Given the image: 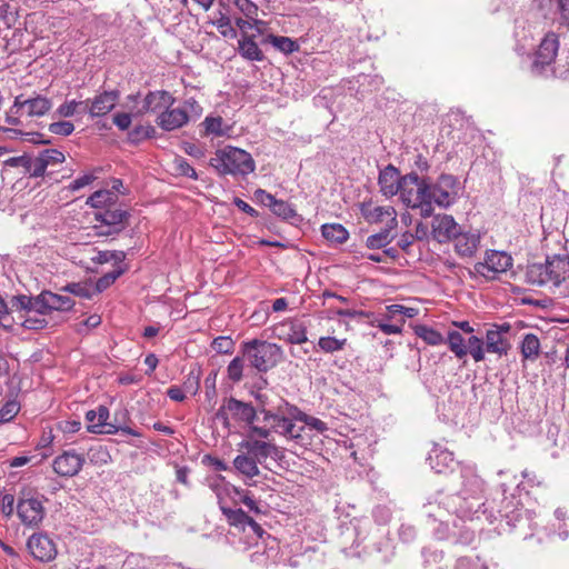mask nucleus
<instances>
[{
  "label": "nucleus",
  "mask_w": 569,
  "mask_h": 569,
  "mask_svg": "<svg viewBox=\"0 0 569 569\" xmlns=\"http://www.w3.org/2000/svg\"><path fill=\"white\" fill-rule=\"evenodd\" d=\"M36 89L29 88L14 98V103L7 113V121L10 124L18 126V129L0 127V131L8 134L9 138L18 136H33L36 124Z\"/></svg>",
  "instance_id": "nucleus-1"
},
{
  "label": "nucleus",
  "mask_w": 569,
  "mask_h": 569,
  "mask_svg": "<svg viewBox=\"0 0 569 569\" xmlns=\"http://www.w3.org/2000/svg\"><path fill=\"white\" fill-rule=\"evenodd\" d=\"M209 164L220 176H248L256 169L252 156L243 149L226 146L218 149L210 159Z\"/></svg>",
  "instance_id": "nucleus-2"
},
{
  "label": "nucleus",
  "mask_w": 569,
  "mask_h": 569,
  "mask_svg": "<svg viewBox=\"0 0 569 569\" xmlns=\"http://www.w3.org/2000/svg\"><path fill=\"white\" fill-rule=\"evenodd\" d=\"M569 278V259L556 256L546 263H531L527 267L526 279L532 286L552 284L559 287Z\"/></svg>",
  "instance_id": "nucleus-3"
},
{
  "label": "nucleus",
  "mask_w": 569,
  "mask_h": 569,
  "mask_svg": "<svg viewBox=\"0 0 569 569\" xmlns=\"http://www.w3.org/2000/svg\"><path fill=\"white\" fill-rule=\"evenodd\" d=\"M242 356L259 372L274 368L283 358V350L277 343L252 339L241 345Z\"/></svg>",
  "instance_id": "nucleus-4"
},
{
  "label": "nucleus",
  "mask_w": 569,
  "mask_h": 569,
  "mask_svg": "<svg viewBox=\"0 0 569 569\" xmlns=\"http://www.w3.org/2000/svg\"><path fill=\"white\" fill-rule=\"evenodd\" d=\"M257 412L251 403L240 401L233 397L224 399L214 415V419L220 421L224 428L230 430L231 422L247 425L253 423Z\"/></svg>",
  "instance_id": "nucleus-5"
},
{
  "label": "nucleus",
  "mask_w": 569,
  "mask_h": 569,
  "mask_svg": "<svg viewBox=\"0 0 569 569\" xmlns=\"http://www.w3.org/2000/svg\"><path fill=\"white\" fill-rule=\"evenodd\" d=\"M398 193L407 207L422 208L428 203V183L416 172L402 177Z\"/></svg>",
  "instance_id": "nucleus-6"
},
{
  "label": "nucleus",
  "mask_w": 569,
  "mask_h": 569,
  "mask_svg": "<svg viewBox=\"0 0 569 569\" xmlns=\"http://www.w3.org/2000/svg\"><path fill=\"white\" fill-rule=\"evenodd\" d=\"M459 182L451 174H441L435 184H428V203L430 208L435 202L439 207H449L452 204L458 196Z\"/></svg>",
  "instance_id": "nucleus-7"
},
{
  "label": "nucleus",
  "mask_w": 569,
  "mask_h": 569,
  "mask_svg": "<svg viewBox=\"0 0 569 569\" xmlns=\"http://www.w3.org/2000/svg\"><path fill=\"white\" fill-rule=\"evenodd\" d=\"M512 267V257L505 251L490 250L486 252L485 261L473 266V272L487 280H495L500 273Z\"/></svg>",
  "instance_id": "nucleus-8"
},
{
  "label": "nucleus",
  "mask_w": 569,
  "mask_h": 569,
  "mask_svg": "<svg viewBox=\"0 0 569 569\" xmlns=\"http://www.w3.org/2000/svg\"><path fill=\"white\" fill-rule=\"evenodd\" d=\"M128 211L119 208H106L103 211L96 213V220L101 222V226H96L98 236H112L122 231L129 219Z\"/></svg>",
  "instance_id": "nucleus-9"
},
{
  "label": "nucleus",
  "mask_w": 569,
  "mask_h": 569,
  "mask_svg": "<svg viewBox=\"0 0 569 569\" xmlns=\"http://www.w3.org/2000/svg\"><path fill=\"white\" fill-rule=\"evenodd\" d=\"M271 336L291 345H302L308 340L306 325L292 318H288L272 326Z\"/></svg>",
  "instance_id": "nucleus-10"
},
{
  "label": "nucleus",
  "mask_w": 569,
  "mask_h": 569,
  "mask_svg": "<svg viewBox=\"0 0 569 569\" xmlns=\"http://www.w3.org/2000/svg\"><path fill=\"white\" fill-rule=\"evenodd\" d=\"M263 421H271V429L291 440H296L298 443L303 440L305 426H297L291 419L281 416L279 412L262 409Z\"/></svg>",
  "instance_id": "nucleus-11"
},
{
  "label": "nucleus",
  "mask_w": 569,
  "mask_h": 569,
  "mask_svg": "<svg viewBox=\"0 0 569 569\" xmlns=\"http://www.w3.org/2000/svg\"><path fill=\"white\" fill-rule=\"evenodd\" d=\"M511 326L508 322L500 325H492L487 330L485 336L486 351L488 353L497 355L498 357L507 356L511 349L510 341L506 338V335L510 331Z\"/></svg>",
  "instance_id": "nucleus-12"
},
{
  "label": "nucleus",
  "mask_w": 569,
  "mask_h": 569,
  "mask_svg": "<svg viewBox=\"0 0 569 569\" xmlns=\"http://www.w3.org/2000/svg\"><path fill=\"white\" fill-rule=\"evenodd\" d=\"M84 462L86 458L83 455L78 453L74 450H67L54 458L52 461V468L60 477L70 478L77 476L81 471Z\"/></svg>",
  "instance_id": "nucleus-13"
},
{
  "label": "nucleus",
  "mask_w": 569,
  "mask_h": 569,
  "mask_svg": "<svg viewBox=\"0 0 569 569\" xmlns=\"http://www.w3.org/2000/svg\"><path fill=\"white\" fill-rule=\"evenodd\" d=\"M361 214L368 223H386V227L396 228L397 212L392 206H373L365 202L360 207Z\"/></svg>",
  "instance_id": "nucleus-14"
},
{
  "label": "nucleus",
  "mask_w": 569,
  "mask_h": 569,
  "mask_svg": "<svg viewBox=\"0 0 569 569\" xmlns=\"http://www.w3.org/2000/svg\"><path fill=\"white\" fill-rule=\"evenodd\" d=\"M10 303V316L16 319L13 325L17 323L29 330L36 329V319L26 318L27 313L32 310V298L24 295L13 296Z\"/></svg>",
  "instance_id": "nucleus-15"
},
{
  "label": "nucleus",
  "mask_w": 569,
  "mask_h": 569,
  "mask_svg": "<svg viewBox=\"0 0 569 569\" xmlns=\"http://www.w3.org/2000/svg\"><path fill=\"white\" fill-rule=\"evenodd\" d=\"M559 39L555 32H548L541 40L535 54L533 67L550 66L558 54Z\"/></svg>",
  "instance_id": "nucleus-16"
},
{
  "label": "nucleus",
  "mask_w": 569,
  "mask_h": 569,
  "mask_svg": "<svg viewBox=\"0 0 569 569\" xmlns=\"http://www.w3.org/2000/svg\"><path fill=\"white\" fill-rule=\"evenodd\" d=\"M73 307V301L66 296L43 291L38 295V313L46 315L50 311H66Z\"/></svg>",
  "instance_id": "nucleus-17"
},
{
  "label": "nucleus",
  "mask_w": 569,
  "mask_h": 569,
  "mask_svg": "<svg viewBox=\"0 0 569 569\" xmlns=\"http://www.w3.org/2000/svg\"><path fill=\"white\" fill-rule=\"evenodd\" d=\"M118 100V91H103L97 94L91 101L89 100L86 110H88L92 118L102 117L108 114L116 107Z\"/></svg>",
  "instance_id": "nucleus-18"
},
{
  "label": "nucleus",
  "mask_w": 569,
  "mask_h": 569,
  "mask_svg": "<svg viewBox=\"0 0 569 569\" xmlns=\"http://www.w3.org/2000/svg\"><path fill=\"white\" fill-rule=\"evenodd\" d=\"M190 120V116L187 113L186 109L181 108H168L159 113L157 118V124L166 130L172 131L186 126Z\"/></svg>",
  "instance_id": "nucleus-19"
},
{
  "label": "nucleus",
  "mask_w": 569,
  "mask_h": 569,
  "mask_svg": "<svg viewBox=\"0 0 569 569\" xmlns=\"http://www.w3.org/2000/svg\"><path fill=\"white\" fill-rule=\"evenodd\" d=\"M459 233V226L453 217L443 214L438 216L432 222V234L438 242H447Z\"/></svg>",
  "instance_id": "nucleus-20"
},
{
  "label": "nucleus",
  "mask_w": 569,
  "mask_h": 569,
  "mask_svg": "<svg viewBox=\"0 0 569 569\" xmlns=\"http://www.w3.org/2000/svg\"><path fill=\"white\" fill-rule=\"evenodd\" d=\"M176 102L174 97L166 90L150 91L143 99L141 112H162L172 107Z\"/></svg>",
  "instance_id": "nucleus-21"
},
{
  "label": "nucleus",
  "mask_w": 569,
  "mask_h": 569,
  "mask_svg": "<svg viewBox=\"0 0 569 569\" xmlns=\"http://www.w3.org/2000/svg\"><path fill=\"white\" fill-rule=\"evenodd\" d=\"M109 418V409L104 406H99L97 410H89L86 413V419L89 422L88 431L93 433H113L114 426L107 422Z\"/></svg>",
  "instance_id": "nucleus-22"
},
{
  "label": "nucleus",
  "mask_w": 569,
  "mask_h": 569,
  "mask_svg": "<svg viewBox=\"0 0 569 569\" xmlns=\"http://www.w3.org/2000/svg\"><path fill=\"white\" fill-rule=\"evenodd\" d=\"M401 181L402 177H400L399 170L392 164H388L381 170L378 178L380 191L386 197L398 194Z\"/></svg>",
  "instance_id": "nucleus-23"
},
{
  "label": "nucleus",
  "mask_w": 569,
  "mask_h": 569,
  "mask_svg": "<svg viewBox=\"0 0 569 569\" xmlns=\"http://www.w3.org/2000/svg\"><path fill=\"white\" fill-rule=\"evenodd\" d=\"M453 239L457 254L462 258H471L479 249L481 237L478 232H459Z\"/></svg>",
  "instance_id": "nucleus-24"
},
{
  "label": "nucleus",
  "mask_w": 569,
  "mask_h": 569,
  "mask_svg": "<svg viewBox=\"0 0 569 569\" xmlns=\"http://www.w3.org/2000/svg\"><path fill=\"white\" fill-rule=\"evenodd\" d=\"M243 447L259 463L278 451L272 442L252 439V437H249V439L243 442Z\"/></svg>",
  "instance_id": "nucleus-25"
},
{
  "label": "nucleus",
  "mask_w": 569,
  "mask_h": 569,
  "mask_svg": "<svg viewBox=\"0 0 569 569\" xmlns=\"http://www.w3.org/2000/svg\"><path fill=\"white\" fill-rule=\"evenodd\" d=\"M64 161V156L61 151L56 149H46L38 154V177L49 176L53 170L48 171L49 167L61 166Z\"/></svg>",
  "instance_id": "nucleus-26"
},
{
  "label": "nucleus",
  "mask_w": 569,
  "mask_h": 569,
  "mask_svg": "<svg viewBox=\"0 0 569 569\" xmlns=\"http://www.w3.org/2000/svg\"><path fill=\"white\" fill-rule=\"evenodd\" d=\"M520 352L523 361H536L541 352L539 338L533 333H526L520 343Z\"/></svg>",
  "instance_id": "nucleus-27"
},
{
  "label": "nucleus",
  "mask_w": 569,
  "mask_h": 569,
  "mask_svg": "<svg viewBox=\"0 0 569 569\" xmlns=\"http://www.w3.org/2000/svg\"><path fill=\"white\" fill-rule=\"evenodd\" d=\"M203 128V136L209 137H224L228 136L230 127L224 123V120L220 116H208L201 123Z\"/></svg>",
  "instance_id": "nucleus-28"
},
{
  "label": "nucleus",
  "mask_w": 569,
  "mask_h": 569,
  "mask_svg": "<svg viewBox=\"0 0 569 569\" xmlns=\"http://www.w3.org/2000/svg\"><path fill=\"white\" fill-rule=\"evenodd\" d=\"M17 512L21 521L31 527L36 521V499L23 493L19 499Z\"/></svg>",
  "instance_id": "nucleus-29"
},
{
  "label": "nucleus",
  "mask_w": 569,
  "mask_h": 569,
  "mask_svg": "<svg viewBox=\"0 0 569 569\" xmlns=\"http://www.w3.org/2000/svg\"><path fill=\"white\" fill-rule=\"evenodd\" d=\"M6 166L16 168L20 174L29 179L36 177V161L30 154L12 157L6 161Z\"/></svg>",
  "instance_id": "nucleus-30"
},
{
  "label": "nucleus",
  "mask_w": 569,
  "mask_h": 569,
  "mask_svg": "<svg viewBox=\"0 0 569 569\" xmlns=\"http://www.w3.org/2000/svg\"><path fill=\"white\" fill-rule=\"evenodd\" d=\"M238 43L239 52L243 58L251 61H261L263 59V53L252 37L242 34Z\"/></svg>",
  "instance_id": "nucleus-31"
},
{
  "label": "nucleus",
  "mask_w": 569,
  "mask_h": 569,
  "mask_svg": "<svg viewBox=\"0 0 569 569\" xmlns=\"http://www.w3.org/2000/svg\"><path fill=\"white\" fill-rule=\"evenodd\" d=\"M118 201V194L113 190H98L92 193L88 200L87 204L93 208H110L116 204Z\"/></svg>",
  "instance_id": "nucleus-32"
},
{
  "label": "nucleus",
  "mask_w": 569,
  "mask_h": 569,
  "mask_svg": "<svg viewBox=\"0 0 569 569\" xmlns=\"http://www.w3.org/2000/svg\"><path fill=\"white\" fill-rule=\"evenodd\" d=\"M322 236L326 240L341 244L349 238L348 230L340 223H327L321 227Z\"/></svg>",
  "instance_id": "nucleus-33"
},
{
  "label": "nucleus",
  "mask_w": 569,
  "mask_h": 569,
  "mask_svg": "<svg viewBox=\"0 0 569 569\" xmlns=\"http://www.w3.org/2000/svg\"><path fill=\"white\" fill-rule=\"evenodd\" d=\"M236 8L249 20H252L258 32H261V27L264 26L262 20H258V6L252 0H232Z\"/></svg>",
  "instance_id": "nucleus-34"
},
{
  "label": "nucleus",
  "mask_w": 569,
  "mask_h": 569,
  "mask_svg": "<svg viewBox=\"0 0 569 569\" xmlns=\"http://www.w3.org/2000/svg\"><path fill=\"white\" fill-rule=\"evenodd\" d=\"M234 468L242 475L253 478L259 475L258 461L250 455H239L233 460Z\"/></svg>",
  "instance_id": "nucleus-35"
},
{
  "label": "nucleus",
  "mask_w": 569,
  "mask_h": 569,
  "mask_svg": "<svg viewBox=\"0 0 569 569\" xmlns=\"http://www.w3.org/2000/svg\"><path fill=\"white\" fill-rule=\"evenodd\" d=\"M445 342L448 345L450 351L458 359H463L468 355L465 339L459 331H456V330L449 331L447 339H445Z\"/></svg>",
  "instance_id": "nucleus-36"
},
{
  "label": "nucleus",
  "mask_w": 569,
  "mask_h": 569,
  "mask_svg": "<svg viewBox=\"0 0 569 569\" xmlns=\"http://www.w3.org/2000/svg\"><path fill=\"white\" fill-rule=\"evenodd\" d=\"M57 547L48 536L38 535V561H51L57 557Z\"/></svg>",
  "instance_id": "nucleus-37"
},
{
  "label": "nucleus",
  "mask_w": 569,
  "mask_h": 569,
  "mask_svg": "<svg viewBox=\"0 0 569 569\" xmlns=\"http://www.w3.org/2000/svg\"><path fill=\"white\" fill-rule=\"evenodd\" d=\"M267 199L269 200V207L271 211L282 218V219H292L297 216L296 209L289 202L284 200H278L271 194H267Z\"/></svg>",
  "instance_id": "nucleus-38"
},
{
  "label": "nucleus",
  "mask_w": 569,
  "mask_h": 569,
  "mask_svg": "<svg viewBox=\"0 0 569 569\" xmlns=\"http://www.w3.org/2000/svg\"><path fill=\"white\" fill-rule=\"evenodd\" d=\"M220 509L231 527L242 531L246 529L249 516L242 509H232L224 506H221Z\"/></svg>",
  "instance_id": "nucleus-39"
},
{
  "label": "nucleus",
  "mask_w": 569,
  "mask_h": 569,
  "mask_svg": "<svg viewBox=\"0 0 569 569\" xmlns=\"http://www.w3.org/2000/svg\"><path fill=\"white\" fill-rule=\"evenodd\" d=\"M413 331L419 338H421L426 343L430 346H439L445 343V338L442 335L426 325H417L413 328Z\"/></svg>",
  "instance_id": "nucleus-40"
},
{
  "label": "nucleus",
  "mask_w": 569,
  "mask_h": 569,
  "mask_svg": "<svg viewBox=\"0 0 569 569\" xmlns=\"http://www.w3.org/2000/svg\"><path fill=\"white\" fill-rule=\"evenodd\" d=\"M266 41L286 54H290L299 50L297 42L289 37L269 34L266 38Z\"/></svg>",
  "instance_id": "nucleus-41"
},
{
  "label": "nucleus",
  "mask_w": 569,
  "mask_h": 569,
  "mask_svg": "<svg viewBox=\"0 0 569 569\" xmlns=\"http://www.w3.org/2000/svg\"><path fill=\"white\" fill-rule=\"evenodd\" d=\"M467 350L468 353L472 357L475 362H481L485 360L486 356V345L482 338L477 336H471L468 339Z\"/></svg>",
  "instance_id": "nucleus-42"
},
{
  "label": "nucleus",
  "mask_w": 569,
  "mask_h": 569,
  "mask_svg": "<svg viewBox=\"0 0 569 569\" xmlns=\"http://www.w3.org/2000/svg\"><path fill=\"white\" fill-rule=\"evenodd\" d=\"M212 24L217 27L218 31L224 37V38H236L237 37V30L231 24V19L228 14L223 12H219L218 16L212 21Z\"/></svg>",
  "instance_id": "nucleus-43"
},
{
  "label": "nucleus",
  "mask_w": 569,
  "mask_h": 569,
  "mask_svg": "<svg viewBox=\"0 0 569 569\" xmlns=\"http://www.w3.org/2000/svg\"><path fill=\"white\" fill-rule=\"evenodd\" d=\"M393 229L395 228L386 227L380 232L369 236L366 241L367 247L369 249H380L386 247L392 240L391 231Z\"/></svg>",
  "instance_id": "nucleus-44"
},
{
  "label": "nucleus",
  "mask_w": 569,
  "mask_h": 569,
  "mask_svg": "<svg viewBox=\"0 0 569 569\" xmlns=\"http://www.w3.org/2000/svg\"><path fill=\"white\" fill-rule=\"evenodd\" d=\"M88 458L91 463L97 466H104L111 461V455L109 450L102 445L92 446L88 450Z\"/></svg>",
  "instance_id": "nucleus-45"
},
{
  "label": "nucleus",
  "mask_w": 569,
  "mask_h": 569,
  "mask_svg": "<svg viewBox=\"0 0 569 569\" xmlns=\"http://www.w3.org/2000/svg\"><path fill=\"white\" fill-rule=\"evenodd\" d=\"M347 345V339H337L335 337H321L318 347L326 353H333L342 350Z\"/></svg>",
  "instance_id": "nucleus-46"
},
{
  "label": "nucleus",
  "mask_w": 569,
  "mask_h": 569,
  "mask_svg": "<svg viewBox=\"0 0 569 569\" xmlns=\"http://www.w3.org/2000/svg\"><path fill=\"white\" fill-rule=\"evenodd\" d=\"M22 184H23L22 179L17 181V183L14 184V188L18 189V191L16 192V194L13 197V202L17 206H27V203L32 204L33 201L36 200V194L33 193V188L31 187L28 191H23L20 188Z\"/></svg>",
  "instance_id": "nucleus-47"
},
{
  "label": "nucleus",
  "mask_w": 569,
  "mask_h": 569,
  "mask_svg": "<svg viewBox=\"0 0 569 569\" xmlns=\"http://www.w3.org/2000/svg\"><path fill=\"white\" fill-rule=\"evenodd\" d=\"M173 169L180 176L188 177L193 180L198 179V173L194 168L182 157L174 158Z\"/></svg>",
  "instance_id": "nucleus-48"
},
{
  "label": "nucleus",
  "mask_w": 569,
  "mask_h": 569,
  "mask_svg": "<svg viewBox=\"0 0 569 569\" xmlns=\"http://www.w3.org/2000/svg\"><path fill=\"white\" fill-rule=\"evenodd\" d=\"M243 359L240 357H236L230 361V363L227 367V373L228 378L232 382H239L243 378Z\"/></svg>",
  "instance_id": "nucleus-49"
},
{
  "label": "nucleus",
  "mask_w": 569,
  "mask_h": 569,
  "mask_svg": "<svg viewBox=\"0 0 569 569\" xmlns=\"http://www.w3.org/2000/svg\"><path fill=\"white\" fill-rule=\"evenodd\" d=\"M123 272L124 270L122 268H117L100 277L96 282V291L101 292L109 288Z\"/></svg>",
  "instance_id": "nucleus-50"
},
{
  "label": "nucleus",
  "mask_w": 569,
  "mask_h": 569,
  "mask_svg": "<svg viewBox=\"0 0 569 569\" xmlns=\"http://www.w3.org/2000/svg\"><path fill=\"white\" fill-rule=\"evenodd\" d=\"M88 102H89V100L67 101L58 108L57 112L60 117H64V118L72 117L78 111V108L83 107V110H86V108L88 107Z\"/></svg>",
  "instance_id": "nucleus-51"
},
{
  "label": "nucleus",
  "mask_w": 569,
  "mask_h": 569,
  "mask_svg": "<svg viewBox=\"0 0 569 569\" xmlns=\"http://www.w3.org/2000/svg\"><path fill=\"white\" fill-rule=\"evenodd\" d=\"M298 419L300 421L305 422V425L308 426L309 428H311L320 433H323L329 429L325 421H322L319 418L309 416L305 412H299Z\"/></svg>",
  "instance_id": "nucleus-52"
},
{
  "label": "nucleus",
  "mask_w": 569,
  "mask_h": 569,
  "mask_svg": "<svg viewBox=\"0 0 569 569\" xmlns=\"http://www.w3.org/2000/svg\"><path fill=\"white\" fill-rule=\"evenodd\" d=\"M154 133L152 126H137L129 132V139L132 142H140L144 139L151 138Z\"/></svg>",
  "instance_id": "nucleus-53"
},
{
  "label": "nucleus",
  "mask_w": 569,
  "mask_h": 569,
  "mask_svg": "<svg viewBox=\"0 0 569 569\" xmlns=\"http://www.w3.org/2000/svg\"><path fill=\"white\" fill-rule=\"evenodd\" d=\"M212 348L219 353H231L234 349V342L230 337H217L212 341Z\"/></svg>",
  "instance_id": "nucleus-54"
},
{
  "label": "nucleus",
  "mask_w": 569,
  "mask_h": 569,
  "mask_svg": "<svg viewBox=\"0 0 569 569\" xmlns=\"http://www.w3.org/2000/svg\"><path fill=\"white\" fill-rule=\"evenodd\" d=\"M20 410V406L16 401H8L0 409V425L11 421Z\"/></svg>",
  "instance_id": "nucleus-55"
},
{
  "label": "nucleus",
  "mask_w": 569,
  "mask_h": 569,
  "mask_svg": "<svg viewBox=\"0 0 569 569\" xmlns=\"http://www.w3.org/2000/svg\"><path fill=\"white\" fill-rule=\"evenodd\" d=\"M73 130L74 126L70 121H58L49 124V131L54 134L69 136Z\"/></svg>",
  "instance_id": "nucleus-56"
},
{
  "label": "nucleus",
  "mask_w": 569,
  "mask_h": 569,
  "mask_svg": "<svg viewBox=\"0 0 569 569\" xmlns=\"http://www.w3.org/2000/svg\"><path fill=\"white\" fill-rule=\"evenodd\" d=\"M14 317L10 316L7 303L0 297V326L4 329H12Z\"/></svg>",
  "instance_id": "nucleus-57"
},
{
  "label": "nucleus",
  "mask_w": 569,
  "mask_h": 569,
  "mask_svg": "<svg viewBox=\"0 0 569 569\" xmlns=\"http://www.w3.org/2000/svg\"><path fill=\"white\" fill-rule=\"evenodd\" d=\"M66 289L69 292L73 293L74 296H78L81 298L90 299L92 297V290L87 284L70 283L66 287Z\"/></svg>",
  "instance_id": "nucleus-58"
},
{
  "label": "nucleus",
  "mask_w": 569,
  "mask_h": 569,
  "mask_svg": "<svg viewBox=\"0 0 569 569\" xmlns=\"http://www.w3.org/2000/svg\"><path fill=\"white\" fill-rule=\"evenodd\" d=\"M98 177L91 172V173H86L79 178H77L76 180H73L69 188L70 190L72 191H77V190H80L87 186H89L90 183H92Z\"/></svg>",
  "instance_id": "nucleus-59"
},
{
  "label": "nucleus",
  "mask_w": 569,
  "mask_h": 569,
  "mask_svg": "<svg viewBox=\"0 0 569 569\" xmlns=\"http://www.w3.org/2000/svg\"><path fill=\"white\" fill-rule=\"evenodd\" d=\"M269 423L271 425V421H269ZM271 431H272L271 427L270 428L258 427V426H253L251 423V425H249L248 438L252 437V439H269Z\"/></svg>",
  "instance_id": "nucleus-60"
},
{
  "label": "nucleus",
  "mask_w": 569,
  "mask_h": 569,
  "mask_svg": "<svg viewBox=\"0 0 569 569\" xmlns=\"http://www.w3.org/2000/svg\"><path fill=\"white\" fill-rule=\"evenodd\" d=\"M54 439L53 428L49 423L47 426H42V435L38 441V448H47L52 443Z\"/></svg>",
  "instance_id": "nucleus-61"
},
{
  "label": "nucleus",
  "mask_w": 569,
  "mask_h": 569,
  "mask_svg": "<svg viewBox=\"0 0 569 569\" xmlns=\"http://www.w3.org/2000/svg\"><path fill=\"white\" fill-rule=\"evenodd\" d=\"M187 110V113L190 117H200L202 113V107L199 104V102L194 98H189L184 100L183 108Z\"/></svg>",
  "instance_id": "nucleus-62"
},
{
  "label": "nucleus",
  "mask_w": 569,
  "mask_h": 569,
  "mask_svg": "<svg viewBox=\"0 0 569 569\" xmlns=\"http://www.w3.org/2000/svg\"><path fill=\"white\" fill-rule=\"evenodd\" d=\"M113 123L122 131L128 130L131 124V116L126 112H118L113 116Z\"/></svg>",
  "instance_id": "nucleus-63"
},
{
  "label": "nucleus",
  "mask_w": 569,
  "mask_h": 569,
  "mask_svg": "<svg viewBox=\"0 0 569 569\" xmlns=\"http://www.w3.org/2000/svg\"><path fill=\"white\" fill-rule=\"evenodd\" d=\"M405 325V319H399V325H389L379 322L377 327L386 335H397L401 333L402 326Z\"/></svg>",
  "instance_id": "nucleus-64"
}]
</instances>
